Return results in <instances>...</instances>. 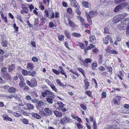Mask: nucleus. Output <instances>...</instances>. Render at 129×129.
<instances>
[{
    "mask_svg": "<svg viewBox=\"0 0 129 129\" xmlns=\"http://www.w3.org/2000/svg\"><path fill=\"white\" fill-rule=\"evenodd\" d=\"M25 99L27 100H31V97L29 95L26 96L25 98Z\"/></svg>",
    "mask_w": 129,
    "mask_h": 129,
    "instance_id": "nucleus-52",
    "label": "nucleus"
},
{
    "mask_svg": "<svg viewBox=\"0 0 129 129\" xmlns=\"http://www.w3.org/2000/svg\"><path fill=\"white\" fill-rule=\"evenodd\" d=\"M25 105L27 106L28 110L33 109H34L33 106L31 104L28 103H26Z\"/></svg>",
    "mask_w": 129,
    "mask_h": 129,
    "instance_id": "nucleus-10",
    "label": "nucleus"
},
{
    "mask_svg": "<svg viewBox=\"0 0 129 129\" xmlns=\"http://www.w3.org/2000/svg\"><path fill=\"white\" fill-rule=\"evenodd\" d=\"M44 111L45 112L48 114L52 115L53 114L52 112L48 108H45Z\"/></svg>",
    "mask_w": 129,
    "mask_h": 129,
    "instance_id": "nucleus-22",
    "label": "nucleus"
},
{
    "mask_svg": "<svg viewBox=\"0 0 129 129\" xmlns=\"http://www.w3.org/2000/svg\"><path fill=\"white\" fill-rule=\"evenodd\" d=\"M49 26L50 27L52 28L54 26V24L53 22H50L49 23Z\"/></svg>",
    "mask_w": 129,
    "mask_h": 129,
    "instance_id": "nucleus-64",
    "label": "nucleus"
},
{
    "mask_svg": "<svg viewBox=\"0 0 129 129\" xmlns=\"http://www.w3.org/2000/svg\"><path fill=\"white\" fill-rule=\"evenodd\" d=\"M111 53L114 54H117L118 53V51H116L115 50L113 49L112 50V51H111Z\"/></svg>",
    "mask_w": 129,
    "mask_h": 129,
    "instance_id": "nucleus-58",
    "label": "nucleus"
},
{
    "mask_svg": "<svg viewBox=\"0 0 129 129\" xmlns=\"http://www.w3.org/2000/svg\"><path fill=\"white\" fill-rule=\"evenodd\" d=\"M91 60L89 58L86 59L85 61H83V62H86V63H90L91 62Z\"/></svg>",
    "mask_w": 129,
    "mask_h": 129,
    "instance_id": "nucleus-47",
    "label": "nucleus"
},
{
    "mask_svg": "<svg viewBox=\"0 0 129 129\" xmlns=\"http://www.w3.org/2000/svg\"><path fill=\"white\" fill-rule=\"evenodd\" d=\"M78 128L79 129H83V128L81 125L79 123H77L76 124Z\"/></svg>",
    "mask_w": 129,
    "mask_h": 129,
    "instance_id": "nucleus-45",
    "label": "nucleus"
},
{
    "mask_svg": "<svg viewBox=\"0 0 129 129\" xmlns=\"http://www.w3.org/2000/svg\"><path fill=\"white\" fill-rule=\"evenodd\" d=\"M121 20L120 19H119V18H117L116 17H115L113 19V22L116 23Z\"/></svg>",
    "mask_w": 129,
    "mask_h": 129,
    "instance_id": "nucleus-41",
    "label": "nucleus"
},
{
    "mask_svg": "<svg viewBox=\"0 0 129 129\" xmlns=\"http://www.w3.org/2000/svg\"><path fill=\"white\" fill-rule=\"evenodd\" d=\"M53 93L48 90H46L44 92H42L41 93L43 97H45L47 95H52Z\"/></svg>",
    "mask_w": 129,
    "mask_h": 129,
    "instance_id": "nucleus-5",
    "label": "nucleus"
},
{
    "mask_svg": "<svg viewBox=\"0 0 129 129\" xmlns=\"http://www.w3.org/2000/svg\"><path fill=\"white\" fill-rule=\"evenodd\" d=\"M40 18L43 23H45V20H46L45 18H44L43 16H40Z\"/></svg>",
    "mask_w": 129,
    "mask_h": 129,
    "instance_id": "nucleus-50",
    "label": "nucleus"
},
{
    "mask_svg": "<svg viewBox=\"0 0 129 129\" xmlns=\"http://www.w3.org/2000/svg\"><path fill=\"white\" fill-rule=\"evenodd\" d=\"M50 13H50L49 14V18L50 19H53L54 18V13L53 12H52V11H51Z\"/></svg>",
    "mask_w": 129,
    "mask_h": 129,
    "instance_id": "nucleus-32",
    "label": "nucleus"
},
{
    "mask_svg": "<svg viewBox=\"0 0 129 129\" xmlns=\"http://www.w3.org/2000/svg\"><path fill=\"white\" fill-rule=\"evenodd\" d=\"M95 46L93 45L92 44H90L89 46L87 47V49L90 50L92 48L94 47Z\"/></svg>",
    "mask_w": 129,
    "mask_h": 129,
    "instance_id": "nucleus-53",
    "label": "nucleus"
},
{
    "mask_svg": "<svg viewBox=\"0 0 129 129\" xmlns=\"http://www.w3.org/2000/svg\"><path fill=\"white\" fill-rule=\"evenodd\" d=\"M23 74L24 75H28V72L26 70H24L22 72Z\"/></svg>",
    "mask_w": 129,
    "mask_h": 129,
    "instance_id": "nucleus-44",
    "label": "nucleus"
},
{
    "mask_svg": "<svg viewBox=\"0 0 129 129\" xmlns=\"http://www.w3.org/2000/svg\"><path fill=\"white\" fill-rule=\"evenodd\" d=\"M1 44L3 47H6L7 46V41L5 40H3L2 41Z\"/></svg>",
    "mask_w": 129,
    "mask_h": 129,
    "instance_id": "nucleus-23",
    "label": "nucleus"
},
{
    "mask_svg": "<svg viewBox=\"0 0 129 129\" xmlns=\"http://www.w3.org/2000/svg\"><path fill=\"white\" fill-rule=\"evenodd\" d=\"M32 60L35 62H38V59L36 57H33L32 58Z\"/></svg>",
    "mask_w": 129,
    "mask_h": 129,
    "instance_id": "nucleus-49",
    "label": "nucleus"
},
{
    "mask_svg": "<svg viewBox=\"0 0 129 129\" xmlns=\"http://www.w3.org/2000/svg\"><path fill=\"white\" fill-rule=\"evenodd\" d=\"M2 117L3 118L4 120L11 122H12V119L10 117H9L6 114H4L2 115Z\"/></svg>",
    "mask_w": 129,
    "mask_h": 129,
    "instance_id": "nucleus-6",
    "label": "nucleus"
},
{
    "mask_svg": "<svg viewBox=\"0 0 129 129\" xmlns=\"http://www.w3.org/2000/svg\"><path fill=\"white\" fill-rule=\"evenodd\" d=\"M39 101V100L35 99H33L31 100V101L32 103H34L37 104H38V102Z\"/></svg>",
    "mask_w": 129,
    "mask_h": 129,
    "instance_id": "nucleus-51",
    "label": "nucleus"
},
{
    "mask_svg": "<svg viewBox=\"0 0 129 129\" xmlns=\"http://www.w3.org/2000/svg\"><path fill=\"white\" fill-rule=\"evenodd\" d=\"M109 36L107 35L106 37H105L103 39V41L104 43L106 44H107L108 43L109 41Z\"/></svg>",
    "mask_w": 129,
    "mask_h": 129,
    "instance_id": "nucleus-20",
    "label": "nucleus"
},
{
    "mask_svg": "<svg viewBox=\"0 0 129 129\" xmlns=\"http://www.w3.org/2000/svg\"><path fill=\"white\" fill-rule=\"evenodd\" d=\"M71 2V5L74 7H77L78 4L77 1L75 0H70Z\"/></svg>",
    "mask_w": 129,
    "mask_h": 129,
    "instance_id": "nucleus-14",
    "label": "nucleus"
},
{
    "mask_svg": "<svg viewBox=\"0 0 129 129\" xmlns=\"http://www.w3.org/2000/svg\"><path fill=\"white\" fill-rule=\"evenodd\" d=\"M125 0H114V4L116 5H117L121 2H123Z\"/></svg>",
    "mask_w": 129,
    "mask_h": 129,
    "instance_id": "nucleus-37",
    "label": "nucleus"
},
{
    "mask_svg": "<svg viewBox=\"0 0 129 129\" xmlns=\"http://www.w3.org/2000/svg\"><path fill=\"white\" fill-rule=\"evenodd\" d=\"M88 80L87 79H85L84 80V83L85 88L86 89H87L89 86L90 85L89 83L87 81Z\"/></svg>",
    "mask_w": 129,
    "mask_h": 129,
    "instance_id": "nucleus-21",
    "label": "nucleus"
},
{
    "mask_svg": "<svg viewBox=\"0 0 129 129\" xmlns=\"http://www.w3.org/2000/svg\"><path fill=\"white\" fill-rule=\"evenodd\" d=\"M23 122L25 124H28V120L25 118H24L22 120Z\"/></svg>",
    "mask_w": 129,
    "mask_h": 129,
    "instance_id": "nucleus-34",
    "label": "nucleus"
},
{
    "mask_svg": "<svg viewBox=\"0 0 129 129\" xmlns=\"http://www.w3.org/2000/svg\"><path fill=\"white\" fill-rule=\"evenodd\" d=\"M2 76L4 79L6 80H10L11 79V77L8 73L4 74Z\"/></svg>",
    "mask_w": 129,
    "mask_h": 129,
    "instance_id": "nucleus-19",
    "label": "nucleus"
},
{
    "mask_svg": "<svg viewBox=\"0 0 129 129\" xmlns=\"http://www.w3.org/2000/svg\"><path fill=\"white\" fill-rule=\"evenodd\" d=\"M71 120L69 118L66 117L65 118H62L60 121V123L62 124H67L70 122Z\"/></svg>",
    "mask_w": 129,
    "mask_h": 129,
    "instance_id": "nucleus-4",
    "label": "nucleus"
},
{
    "mask_svg": "<svg viewBox=\"0 0 129 129\" xmlns=\"http://www.w3.org/2000/svg\"><path fill=\"white\" fill-rule=\"evenodd\" d=\"M1 17L4 20V21L6 23H7L8 21H7V17L5 16L4 17V15H3V14H1Z\"/></svg>",
    "mask_w": 129,
    "mask_h": 129,
    "instance_id": "nucleus-31",
    "label": "nucleus"
},
{
    "mask_svg": "<svg viewBox=\"0 0 129 129\" xmlns=\"http://www.w3.org/2000/svg\"><path fill=\"white\" fill-rule=\"evenodd\" d=\"M72 35L73 36L77 37H79L81 36V35L80 34L76 33H72Z\"/></svg>",
    "mask_w": 129,
    "mask_h": 129,
    "instance_id": "nucleus-25",
    "label": "nucleus"
},
{
    "mask_svg": "<svg viewBox=\"0 0 129 129\" xmlns=\"http://www.w3.org/2000/svg\"><path fill=\"white\" fill-rule=\"evenodd\" d=\"M46 101L49 103L52 104L53 103V100L54 97L52 96H48L46 98Z\"/></svg>",
    "mask_w": 129,
    "mask_h": 129,
    "instance_id": "nucleus-7",
    "label": "nucleus"
},
{
    "mask_svg": "<svg viewBox=\"0 0 129 129\" xmlns=\"http://www.w3.org/2000/svg\"><path fill=\"white\" fill-rule=\"evenodd\" d=\"M105 67H106L108 71L110 73L112 72V69L111 67L109 66H108L107 65H106Z\"/></svg>",
    "mask_w": 129,
    "mask_h": 129,
    "instance_id": "nucleus-30",
    "label": "nucleus"
},
{
    "mask_svg": "<svg viewBox=\"0 0 129 129\" xmlns=\"http://www.w3.org/2000/svg\"><path fill=\"white\" fill-rule=\"evenodd\" d=\"M53 112L54 115L57 117H59L62 116V113L57 110H55Z\"/></svg>",
    "mask_w": 129,
    "mask_h": 129,
    "instance_id": "nucleus-12",
    "label": "nucleus"
},
{
    "mask_svg": "<svg viewBox=\"0 0 129 129\" xmlns=\"http://www.w3.org/2000/svg\"><path fill=\"white\" fill-rule=\"evenodd\" d=\"M36 72L35 71H33L32 72H31L30 71H28V75H30L32 76H34L35 75Z\"/></svg>",
    "mask_w": 129,
    "mask_h": 129,
    "instance_id": "nucleus-33",
    "label": "nucleus"
},
{
    "mask_svg": "<svg viewBox=\"0 0 129 129\" xmlns=\"http://www.w3.org/2000/svg\"><path fill=\"white\" fill-rule=\"evenodd\" d=\"M17 19L20 21L22 22H23V20H22V17L20 15H17Z\"/></svg>",
    "mask_w": 129,
    "mask_h": 129,
    "instance_id": "nucleus-42",
    "label": "nucleus"
},
{
    "mask_svg": "<svg viewBox=\"0 0 129 129\" xmlns=\"http://www.w3.org/2000/svg\"><path fill=\"white\" fill-rule=\"evenodd\" d=\"M68 20L69 22V24L70 26L73 27V28L74 27H76L77 26V25L75 24L74 22L71 20L69 18H68Z\"/></svg>",
    "mask_w": 129,
    "mask_h": 129,
    "instance_id": "nucleus-9",
    "label": "nucleus"
},
{
    "mask_svg": "<svg viewBox=\"0 0 129 129\" xmlns=\"http://www.w3.org/2000/svg\"><path fill=\"white\" fill-rule=\"evenodd\" d=\"M86 93L89 96L91 97V92L90 91H87L86 92Z\"/></svg>",
    "mask_w": 129,
    "mask_h": 129,
    "instance_id": "nucleus-55",
    "label": "nucleus"
},
{
    "mask_svg": "<svg viewBox=\"0 0 129 129\" xmlns=\"http://www.w3.org/2000/svg\"><path fill=\"white\" fill-rule=\"evenodd\" d=\"M33 117L36 118L37 119H40L42 118L41 116L38 114L33 113L31 114Z\"/></svg>",
    "mask_w": 129,
    "mask_h": 129,
    "instance_id": "nucleus-11",
    "label": "nucleus"
},
{
    "mask_svg": "<svg viewBox=\"0 0 129 129\" xmlns=\"http://www.w3.org/2000/svg\"><path fill=\"white\" fill-rule=\"evenodd\" d=\"M77 69L79 71H80L81 73H82V74L83 75V76L85 78L86 77L84 75L85 73L84 70L82 68H77Z\"/></svg>",
    "mask_w": 129,
    "mask_h": 129,
    "instance_id": "nucleus-29",
    "label": "nucleus"
},
{
    "mask_svg": "<svg viewBox=\"0 0 129 129\" xmlns=\"http://www.w3.org/2000/svg\"><path fill=\"white\" fill-rule=\"evenodd\" d=\"M82 4L83 6L85 8H87L88 7V2L83 1L82 2Z\"/></svg>",
    "mask_w": 129,
    "mask_h": 129,
    "instance_id": "nucleus-27",
    "label": "nucleus"
},
{
    "mask_svg": "<svg viewBox=\"0 0 129 129\" xmlns=\"http://www.w3.org/2000/svg\"><path fill=\"white\" fill-rule=\"evenodd\" d=\"M75 12H76L77 14L79 15H81V12L79 11V10L78 9L76 8L75 10Z\"/></svg>",
    "mask_w": 129,
    "mask_h": 129,
    "instance_id": "nucleus-62",
    "label": "nucleus"
},
{
    "mask_svg": "<svg viewBox=\"0 0 129 129\" xmlns=\"http://www.w3.org/2000/svg\"><path fill=\"white\" fill-rule=\"evenodd\" d=\"M15 66L14 64H12L11 65H9L8 68V72H12L14 69H15Z\"/></svg>",
    "mask_w": 129,
    "mask_h": 129,
    "instance_id": "nucleus-8",
    "label": "nucleus"
},
{
    "mask_svg": "<svg viewBox=\"0 0 129 129\" xmlns=\"http://www.w3.org/2000/svg\"><path fill=\"white\" fill-rule=\"evenodd\" d=\"M78 18H80L79 20L82 23H84L85 21L84 19L80 16H78Z\"/></svg>",
    "mask_w": 129,
    "mask_h": 129,
    "instance_id": "nucleus-56",
    "label": "nucleus"
},
{
    "mask_svg": "<svg viewBox=\"0 0 129 129\" xmlns=\"http://www.w3.org/2000/svg\"><path fill=\"white\" fill-rule=\"evenodd\" d=\"M44 103L43 102L39 101L37 104V106L39 107H41L44 105Z\"/></svg>",
    "mask_w": 129,
    "mask_h": 129,
    "instance_id": "nucleus-28",
    "label": "nucleus"
},
{
    "mask_svg": "<svg viewBox=\"0 0 129 129\" xmlns=\"http://www.w3.org/2000/svg\"><path fill=\"white\" fill-rule=\"evenodd\" d=\"M56 82L57 84L60 86L63 87H64V84L61 82L59 79H57L56 80Z\"/></svg>",
    "mask_w": 129,
    "mask_h": 129,
    "instance_id": "nucleus-24",
    "label": "nucleus"
},
{
    "mask_svg": "<svg viewBox=\"0 0 129 129\" xmlns=\"http://www.w3.org/2000/svg\"><path fill=\"white\" fill-rule=\"evenodd\" d=\"M127 15V14L124 13L121 14L119 16V19H121L124 18Z\"/></svg>",
    "mask_w": 129,
    "mask_h": 129,
    "instance_id": "nucleus-26",
    "label": "nucleus"
},
{
    "mask_svg": "<svg viewBox=\"0 0 129 129\" xmlns=\"http://www.w3.org/2000/svg\"><path fill=\"white\" fill-rule=\"evenodd\" d=\"M64 34L67 38L68 39H70L71 36L70 33L68 30H65L64 31Z\"/></svg>",
    "mask_w": 129,
    "mask_h": 129,
    "instance_id": "nucleus-18",
    "label": "nucleus"
},
{
    "mask_svg": "<svg viewBox=\"0 0 129 129\" xmlns=\"http://www.w3.org/2000/svg\"><path fill=\"white\" fill-rule=\"evenodd\" d=\"M126 5L124 3H122L116 6L115 8L114 11L115 12H117L122 10L126 6Z\"/></svg>",
    "mask_w": 129,
    "mask_h": 129,
    "instance_id": "nucleus-1",
    "label": "nucleus"
},
{
    "mask_svg": "<svg viewBox=\"0 0 129 129\" xmlns=\"http://www.w3.org/2000/svg\"><path fill=\"white\" fill-rule=\"evenodd\" d=\"M93 128L97 129L96 123L95 121H94L93 123Z\"/></svg>",
    "mask_w": 129,
    "mask_h": 129,
    "instance_id": "nucleus-48",
    "label": "nucleus"
},
{
    "mask_svg": "<svg viewBox=\"0 0 129 129\" xmlns=\"http://www.w3.org/2000/svg\"><path fill=\"white\" fill-rule=\"evenodd\" d=\"M52 71L53 72L57 75H58L59 74V71L57 70H56L52 69Z\"/></svg>",
    "mask_w": 129,
    "mask_h": 129,
    "instance_id": "nucleus-46",
    "label": "nucleus"
},
{
    "mask_svg": "<svg viewBox=\"0 0 129 129\" xmlns=\"http://www.w3.org/2000/svg\"><path fill=\"white\" fill-rule=\"evenodd\" d=\"M1 71L2 74V76L8 73L7 71V69L6 67L2 68L1 69Z\"/></svg>",
    "mask_w": 129,
    "mask_h": 129,
    "instance_id": "nucleus-13",
    "label": "nucleus"
},
{
    "mask_svg": "<svg viewBox=\"0 0 129 129\" xmlns=\"http://www.w3.org/2000/svg\"><path fill=\"white\" fill-rule=\"evenodd\" d=\"M22 89L23 90L27 91L29 89V88L27 86L25 85L23 87Z\"/></svg>",
    "mask_w": 129,
    "mask_h": 129,
    "instance_id": "nucleus-39",
    "label": "nucleus"
},
{
    "mask_svg": "<svg viewBox=\"0 0 129 129\" xmlns=\"http://www.w3.org/2000/svg\"><path fill=\"white\" fill-rule=\"evenodd\" d=\"M26 83L31 87L36 86L37 85L36 80L34 78H32L30 81L28 80H26Z\"/></svg>",
    "mask_w": 129,
    "mask_h": 129,
    "instance_id": "nucleus-2",
    "label": "nucleus"
},
{
    "mask_svg": "<svg viewBox=\"0 0 129 129\" xmlns=\"http://www.w3.org/2000/svg\"><path fill=\"white\" fill-rule=\"evenodd\" d=\"M21 8L25 10H27V7L24 4H21Z\"/></svg>",
    "mask_w": 129,
    "mask_h": 129,
    "instance_id": "nucleus-40",
    "label": "nucleus"
},
{
    "mask_svg": "<svg viewBox=\"0 0 129 129\" xmlns=\"http://www.w3.org/2000/svg\"><path fill=\"white\" fill-rule=\"evenodd\" d=\"M90 41L91 43L95 44L96 42V40L95 37L93 35L91 36L90 37Z\"/></svg>",
    "mask_w": 129,
    "mask_h": 129,
    "instance_id": "nucleus-16",
    "label": "nucleus"
},
{
    "mask_svg": "<svg viewBox=\"0 0 129 129\" xmlns=\"http://www.w3.org/2000/svg\"><path fill=\"white\" fill-rule=\"evenodd\" d=\"M64 36L61 35H60L58 36L59 40L60 41H62L64 39Z\"/></svg>",
    "mask_w": 129,
    "mask_h": 129,
    "instance_id": "nucleus-36",
    "label": "nucleus"
},
{
    "mask_svg": "<svg viewBox=\"0 0 129 129\" xmlns=\"http://www.w3.org/2000/svg\"><path fill=\"white\" fill-rule=\"evenodd\" d=\"M19 74H16V76L13 79L15 80H16L18 79L19 77Z\"/></svg>",
    "mask_w": 129,
    "mask_h": 129,
    "instance_id": "nucleus-63",
    "label": "nucleus"
},
{
    "mask_svg": "<svg viewBox=\"0 0 129 129\" xmlns=\"http://www.w3.org/2000/svg\"><path fill=\"white\" fill-rule=\"evenodd\" d=\"M67 12L71 14L72 12V9L71 8H69L67 10Z\"/></svg>",
    "mask_w": 129,
    "mask_h": 129,
    "instance_id": "nucleus-54",
    "label": "nucleus"
},
{
    "mask_svg": "<svg viewBox=\"0 0 129 129\" xmlns=\"http://www.w3.org/2000/svg\"><path fill=\"white\" fill-rule=\"evenodd\" d=\"M13 114L15 116L17 117H19L21 116V115L19 113L16 112H14Z\"/></svg>",
    "mask_w": 129,
    "mask_h": 129,
    "instance_id": "nucleus-60",
    "label": "nucleus"
},
{
    "mask_svg": "<svg viewBox=\"0 0 129 129\" xmlns=\"http://www.w3.org/2000/svg\"><path fill=\"white\" fill-rule=\"evenodd\" d=\"M45 14L44 15L45 17H48L49 16L48 11L47 10H46L44 11Z\"/></svg>",
    "mask_w": 129,
    "mask_h": 129,
    "instance_id": "nucleus-43",
    "label": "nucleus"
},
{
    "mask_svg": "<svg viewBox=\"0 0 129 129\" xmlns=\"http://www.w3.org/2000/svg\"><path fill=\"white\" fill-rule=\"evenodd\" d=\"M50 87L53 90H54L56 92H57V89L54 85L51 84Z\"/></svg>",
    "mask_w": 129,
    "mask_h": 129,
    "instance_id": "nucleus-35",
    "label": "nucleus"
},
{
    "mask_svg": "<svg viewBox=\"0 0 129 129\" xmlns=\"http://www.w3.org/2000/svg\"><path fill=\"white\" fill-rule=\"evenodd\" d=\"M79 46L82 49H84L85 48V45L84 43H80L79 44Z\"/></svg>",
    "mask_w": 129,
    "mask_h": 129,
    "instance_id": "nucleus-38",
    "label": "nucleus"
},
{
    "mask_svg": "<svg viewBox=\"0 0 129 129\" xmlns=\"http://www.w3.org/2000/svg\"><path fill=\"white\" fill-rule=\"evenodd\" d=\"M27 68L28 69H33L34 67V64L31 62H28L27 64Z\"/></svg>",
    "mask_w": 129,
    "mask_h": 129,
    "instance_id": "nucleus-17",
    "label": "nucleus"
},
{
    "mask_svg": "<svg viewBox=\"0 0 129 129\" xmlns=\"http://www.w3.org/2000/svg\"><path fill=\"white\" fill-rule=\"evenodd\" d=\"M16 91V89L13 87H11L8 89V91L10 93H14Z\"/></svg>",
    "mask_w": 129,
    "mask_h": 129,
    "instance_id": "nucleus-15",
    "label": "nucleus"
},
{
    "mask_svg": "<svg viewBox=\"0 0 129 129\" xmlns=\"http://www.w3.org/2000/svg\"><path fill=\"white\" fill-rule=\"evenodd\" d=\"M106 92H103L102 94V97L103 98H105L106 97Z\"/></svg>",
    "mask_w": 129,
    "mask_h": 129,
    "instance_id": "nucleus-59",
    "label": "nucleus"
},
{
    "mask_svg": "<svg viewBox=\"0 0 129 129\" xmlns=\"http://www.w3.org/2000/svg\"><path fill=\"white\" fill-rule=\"evenodd\" d=\"M57 104L58 105L57 109L59 110H62L63 112H65L66 111V110L63 106L64 105L61 102H58Z\"/></svg>",
    "mask_w": 129,
    "mask_h": 129,
    "instance_id": "nucleus-3",
    "label": "nucleus"
},
{
    "mask_svg": "<svg viewBox=\"0 0 129 129\" xmlns=\"http://www.w3.org/2000/svg\"><path fill=\"white\" fill-rule=\"evenodd\" d=\"M80 106L83 110H86V107L84 105L81 104L80 105Z\"/></svg>",
    "mask_w": 129,
    "mask_h": 129,
    "instance_id": "nucleus-57",
    "label": "nucleus"
},
{
    "mask_svg": "<svg viewBox=\"0 0 129 129\" xmlns=\"http://www.w3.org/2000/svg\"><path fill=\"white\" fill-rule=\"evenodd\" d=\"M62 6L64 7H66L68 6V5L67 3L64 2H62Z\"/></svg>",
    "mask_w": 129,
    "mask_h": 129,
    "instance_id": "nucleus-61",
    "label": "nucleus"
}]
</instances>
